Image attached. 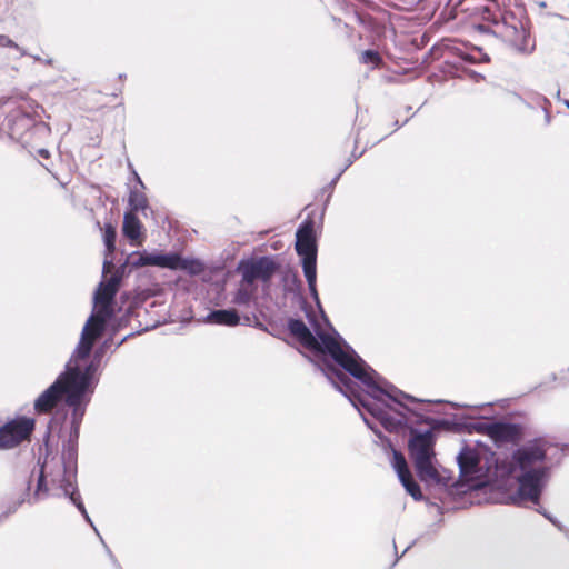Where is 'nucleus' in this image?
<instances>
[{
  "mask_svg": "<svg viewBox=\"0 0 569 569\" xmlns=\"http://www.w3.org/2000/svg\"><path fill=\"white\" fill-rule=\"evenodd\" d=\"M511 96L519 102H521L523 106H526L527 108H532V104L530 102H528L527 100H525L519 93L517 92H511Z\"/></svg>",
  "mask_w": 569,
  "mask_h": 569,
  "instance_id": "41",
  "label": "nucleus"
},
{
  "mask_svg": "<svg viewBox=\"0 0 569 569\" xmlns=\"http://www.w3.org/2000/svg\"><path fill=\"white\" fill-rule=\"evenodd\" d=\"M128 204L130 208V213L137 214L138 211H141L144 217H148V211L152 212L146 194L136 189L130 190Z\"/></svg>",
  "mask_w": 569,
  "mask_h": 569,
  "instance_id": "27",
  "label": "nucleus"
},
{
  "mask_svg": "<svg viewBox=\"0 0 569 569\" xmlns=\"http://www.w3.org/2000/svg\"><path fill=\"white\" fill-rule=\"evenodd\" d=\"M416 541H412L409 546L406 547V549L402 551L401 553V557L415 545ZM400 559V556H397L396 557V560L393 562V566L398 562V560Z\"/></svg>",
  "mask_w": 569,
  "mask_h": 569,
  "instance_id": "49",
  "label": "nucleus"
},
{
  "mask_svg": "<svg viewBox=\"0 0 569 569\" xmlns=\"http://www.w3.org/2000/svg\"><path fill=\"white\" fill-rule=\"evenodd\" d=\"M287 330L302 346H306L309 339H312L311 329L300 318H289L287 321Z\"/></svg>",
  "mask_w": 569,
  "mask_h": 569,
  "instance_id": "25",
  "label": "nucleus"
},
{
  "mask_svg": "<svg viewBox=\"0 0 569 569\" xmlns=\"http://www.w3.org/2000/svg\"><path fill=\"white\" fill-rule=\"evenodd\" d=\"M62 478L60 485L67 481H77L78 472V443L69 440L68 438L62 442L61 452Z\"/></svg>",
  "mask_w": 569,
  "mask_h": 569,
  "instance_id": "16",
  "label": "nucleus"
},
{
  "mask_svg": "<svg viewBox=\"0 0 569 569\" xmlns=\"http://www.w3.org/2000/svg\"><path fill=\"white\" fill-rule=\"evenodd\" d=\"M112 340V336L104 339L93 351L91 359L83 366L80 365V361L87 360L91 353L84 357H76L74 351L72 352L68 362H71V371L80 382L79 389H87L93 396L99 382L98 369L100 367L101 359L110 348ZM90 352H92V350Z\"/></svg>",
  "mask_w": 569,
  "mask_h": 569,
  "instance_id": "10",
  "label": "nucleus"
},
{
  "mask_svg": "<svg viewBox=\"0 0 569 569\" xmlns=\"http://www.w3.org/2000/svg\"><path fill=\"white\" fill-rule=\"evenodd\" d=\"M102 239L103 244L106 247V257L103 260L102 274L106 276L107 272L111 270L113 267L112 259H109V256H112L116 251V240H117V230L116 227L106 222L102 230Z\"/></svg>",
  "mask_w": 569,
  "mask_h": 569,
  "instance_id": "23",
  "label": "nucleus"
},
{
  "mask_svg": "<svg viewBox=\"0 0 569 569\" xmlns=\"http://www.w3.org/2000/svg\"><path fill=\"white\" fill-rule=\"evenodd\" d=\"M46 64H52L53 60L51 58L44 60Z\"/></svg>",
  "mask_w": 569,
  "mask_h": 569,
  "instance_id": "55",
  "label": "nucleus"
},
{
  "mask_svg": "<svg viewBox=\"0 0 569 569\" xmlns=\"http://www.w3.org/2000/svg\"><path fill=\"white\" fill-rule=\"evenodd\" d=\"M568 447H569V445H568V443H566V445L563 446L562 450H566Z\"/></svg>",
  "mask_w": 569,
  "mask_h": 569,
  "instance_id": "60",
  "label": "nucleus"
},
{
  "mask_svg": "<svg viewBox=\"0 0 569 569\" xmlns=\"http://www.w3.org/2000/svg\"><path fill=\"white\" fill-rule=\"evenodd\" d=\"M306 282L308 284V290H309V293H310V297L311 299L313 300L318 311L320 312L321 317L328 322H329V319L323 310V307L321 305V300H320V297H319V292H318V289H317V276H312V277H307L306 278Z\"/></svg>",
  "mask_w": 569,
  "mask_h": 569,
  "instance_id": "30",
  "label": "nucleus"
},
{
  "mask_svg": "<svg viewBox=\"0 0 569 569\" xmlns=\"http://www.w3.org/2000/svg\"><path fill=\"white\" fill-rule=\"evenodd\" d=\"M16 47V43L7 36L0 34V47Z\"/></svg>",
  "mask_w": 569,
  "mask_h": 569,
  "instance_id": "39",
  "label": "nucleus"
},
{
  "mask_svg": "<svg viewBox=\"0 0 569 569\" xmlns=\"http://www.w3.org/2000/svg\"><path fill=\"white\" fill-rule=\"evenodd\" d=\"M407 397L396 396V400L383 397L381 400H375L379 409L385 416L400 422L396 423L395 428H387L382 419L378 416L372 415L380 425L389 432H400L405 428L408 429V456L411 460L416 475L422 482H433L445 487L450 486L453 477L451 472L445 471V475L440 473L437 469L436 458V441H437V429L453 427L452 418H431L416 407H411L405 401L411 405H425L428 401L416 398L405 391Z\"/></svg>",
  "mask_w": 569,
  "mask_h": 569,
  "instance_id": "2",
  "label": "nucleus"
},
{
  "mask_svg": "<svg viewBox=\"0 0 569 569\" xmlns=\"http://www.w3.org/2000/svg\"><path fill=\"white\" fill-rule=\"evenodd\" d=\"M243 323L247 325V326H250L251 325V318L249 316H246L243 318Z\"/></svg>",
  "mask_w": 569,
  "mask_h": 569,
  "instance_id": "51",
  "label": "nucleus"
},
{
  "mask_svg": "<svg viewBox=\"0 0 569 569\" xmlns=\"http://www.w3.org/2000/svg\"><path fill=\"white\" fill-rule=\"evenodd\" d=\"M142 223L136 213L128 211L123 214L122 234L134 244L141 237Z\"/></svg>",
  "mask_w": 569,
  "mask_h": 569,
  "instance_id": "24",
  "label": "nucleus"
},
{
  "mask_svg": "<svg viewBox=\"0 0 569 569\" xmlns=\"http://www.w3.org/2000/svg\"><path fill=\"white\" fill-rule=\"evenodd\" d=\"M9 136L11 139L22 141L24 133L33 127V118L19 109L13 110L7 116Z\"/></svg>",
  "mask_w": 569,
  "mask_h": 569,
  "instance_id": "18",
  "label": "nucleus"
},
{
  "mask_svg": "<svg viewBox=\"0 0 569 569\" xmlns=\"http://www.w3.org/2000/svg\"><path fill=\"white\" fill-rule=\"evenodd\" d=\"M552 447L547 439L537 437L519 445L511 455L508 475L517 489L506 502L522 506L527 501L538 505L551 477L552 465L548 450Z\"/></svg>",
  "mask_w": 569,
  "mask_h": 569,
  "instance_id": "3",
  "label": "nucleus"
},
{
  "mask_svg": "<svg viewBox=\"0 0 569 569\" xmlns=\"http://www.w3.org/2000/svg\"><path fill=\"white\" fill-rule=\"evenodd\" d=\"M282 281H283L284 292L293 293L299 299L300 307H301L302 311L305 312L306 318L308 319V321L310 322L311 326H316L317 322L312 316L311 307L309 306V303L307 302V299L305 298V296L302 293L303 284H302V281L299 278L298 273L293 272V271L286 272L282 277Z\"/></svg>",
  "mask_w": 569,
  "mask_h": 569,
  "instance_id": "17",
  "label": "nucleus"
},
{
  "mask_svg": "<svg viewBox=\"0 0 569 569\" xmlns=\"http://www.w3.org/2000/svg\"><path fill=\"white\" fill-rule=\"evenodd\" d=\"M36 428V420L26 416L17 417L0 427V450L12 449L29 439Z\"/></svg>",
  "mask_w": 569,
  "mask_h": 569,
  "instance_id": "12",
  "label": "nucleus"
},
{
  "mask_svg": "<svg viewBox=\"0 0 569 569\" xmlns=\"http://www.w3.org/2000/svg\"><path fill=\"white\" fill-rule=\"evenodd\" d=\"M400 483L405 488L406 492L410 495L416 501H421L425 499V496L421 491L420 485L415 480L412 473H409L402 479H399Z\"/></svg>",
  "mask_w": 569,
  "mask_h": 569,
  "instance_id": "29",
  "label": "nucleus"
},
{
  "mask_svg": "<svg viewBox=\"0 0 569 569\" xmlns=\"http://www.w3.org/2000/svg\"><path fill=\"white\" fill-rule=\"evenodd\" d=\"M132 173H133V176H134V180H136V182L140 186V188H141V189H146V186H144L143 181H142V179L140 178V176L137 173V171H136V170H132Z\"/></svg>",
  "mask_w": 569,
  "mask_h": 569,
  "instance_id": "45",
  "label": "nucleus"
},
{
  "mask_svg": "<svg viewBox=\"0 0 569 569\" xmlns=\"http://www.w3.org/2000/svg\"><path fill=\"white\" fill-rule=\"evenodd\" d=\"M67 417H68V411L66 409H59L48 421L47 430L43 436V447H44L46 452H44L43 458L41 456L38 458V466L40 468L39 476H38L37 486H36V490H34L33 495L29 493L28 503H30V505L37 503L38 501H40L43 498V496H46L48 493V491H49L48 480H47L48 476L51 478L52 483L57 482L60 486V480L62 478V475L56 477L52 471H49V473H47L48 457L50 455L49 440L51 437V432L56 428H58L59 432H61V430L66 423Z\"/></svg>",
  "mask_w": 569,
  "mask_h": 569,
  "instance_id": "9",
  "label": "nucleus"
},
{
  "mask_svg": "<svg viewBox=\"0 0 569 569\" xmlns=\"http://www.w3.org/2000/svg\"><path fill=\"white\" fill-rule=\"evenodd\" d=\"M100 539H102V538L100 537ZM101 541H102V543H103V546H104V548H106V550H107V553L109 555V557H110V559H111V561H112L113 566H114L117 569H122V568H121V566H120V563L118 562V560H117V559L114 558V556L112 555V552H111V550L109 549V547L104 543V541H103V540H101Z\"/></svg>",
  "mask_w": 569,
  "mask_h": 569,
  "instance_id": "38",
  "label": "nucleus"
},
{
  "mask_svg": "<svg viewBox=\"0 0 569 569\" xmlns=\"http://www.w3.org/2000/svg\"><path fill=\"white\" fill-rule=\"evenodd\" d=\"M258 297V284H247L240 280L239 288L237 289L232 302L238 306H249Z\"/></svg>",
  "mask_w": 569,
  "mask_h": 569,
  "instance_id": "26",
  "label": "nucleus"
},
{
  "mask_svg": "<svg viewBox=\"0 0 569 569\" xmlns=\"http://www.w3.org/2000/svg\"><path fill=\"white\" fill-rule=\"evenodd\" d=\"M462 59L466 60V61H470V62H475V59H472L469 54H463L462 56Z\"/></svg>",
  "mask_w": 569,
  "mask_h": 569,
  "instance_id": "50",
  "label": "nucleus"
},
{
  "mask_svg": "<svg viewBox=\"0 0 569 569\" xmlns=\"http://www.w3.org/2000/svg\"><path fill=\"white\" fill-rule=\"evenodd\" d=\"M505 37L508 38L511 46L521 53L529 54L533 51L535 44L529 46L530 33L523 27L521 22H519V27L510 26L506 27Z\"/></svg>",
  "mask_w": 569,
  "mask_h": 569,
  "instance_id": "19",
  "label": "nucleus"
},
{
  "mask_svg": "<svg viewBox=\"0 0 569 569\" xmlns=\"http://www.w3.org/2000/svg\"><path fill=\"white\" fill-rule=\"evenodd\" d=\"M40 157L48 159L50 157V152L48 149L41 148L38 150Z\"/></svg>",
  "mask_w": 569,
  "mask_h": 569,
  "instance_id": "47",
  "label": "nucleus"
},
{
  "mask_svg": "<svg viewBox=\"0 0 569 569\" xmlns=\"http://www.w3.org/2000/svg\"><path fill=\"white\" fill-rule=\"evenodd\" d=\"M281 264L274 256H251L239 260L236 271L247 284L261 282L262 290H270L273 277L280 271Z\"/></svg>",
  "mask_w": 569,
  "mask_h": 569,
  "instance_id": "8",
  "label": "nucleus"
},
{
  "mask_svg": "<svg viewBox=\"0 0 569 569\" xmlns=\"http://www.w3.org/2000/svg\"><path fill=\"white\" fill-rule=\"evenodd\" d=\"M206 322L236 327L241 323V316L234 308L213 309L204 318Z\"/></svg>",
  "mask_w": 569,
  "mask_h": 569,
  "instance_id": "20",
  "label": "nucleus"
},
{
  "mask_svg": "<svg viewBox=\"0 0 569 569\" xmlns=\"http://www.w3.org/2000/svg\"><path fill=\"white\" fill-rule=\"evenodd\" d=\"M375 436L381 441V445L385 449L392 448L391 440L383 435V432L375 426V428L371 429Z\"/></svg>",
  "mask_w": 569,
  "mask_h": 569,
  "instance_id": "34",
  "label": "nucleus"
},
{
  "mask_svg": "<svg viewBox=\"0 0 569 569\" xmlns=\"http://www.w3.org/2000/svg\"><path fill=\"white\" fill-rule=\"evenodd\" d=\"M491 403H483L478 406H467L470 412L458 413L452 417L455 430L459 432H478L487 435L497 448L506 447L508 445L519 446V442L525 438V427L520 423L510 422L506 420H489L486 416L480 415V410Z\"/></svg>",
  "mask_w": 569,
  "mask_h": 569,
  "instance_id": "4",
  "label": "nucleus"
},
{
  "mask_svg": "<svg viewBox=\"0 0 569 569\" xmlns=\"http://www.w3.org/2000/svg\"><path fill=\"white\" fill-rule=\"evenodd\" d=\"M538 512L548 519L560 531L565 532L567 539L569 540V530L565 529V527L555 517H552L546 509H539Z\"/></svg>",
  "mask_w": 569,
  "mask_h": 569,
  "instance_id": "33",
  "label": "nucleus"
},
{
  "mask_svg": "<svg viewBox=\"0 0 569 569\" xmlns=\"http://www.w3.org/2000/svg\"><path fill=\"white\" fill-rule=\"evenodd\" d=\"M126 297V300H128V297L126 295L120 296V299H123Z\"/></svg>",
  "mask_w": 569,
  "mask_h": 569,
  "instance_id": "61",
  "label": "nucleus"
},
{
  "mask_svg": "<svg viewBox=\"0 0 569 569\" xmlns=\"http://www.w3.org/2000/svg\"><path fill=\"white\" fill-rule=\"evenodd\" d=\"M537 100H539L543 103L542 110L545 112V122H546V124H549L550 120H551L550 113L548 111V106H550V101L546 97L540 96V94H537Z\"/></svg>",
  "mask_w": 569,
  "mask_h": 569,
  "instance_id": "36",
  "label": "nucleus"
},
{
  "mask_svg": "<svg viewBox=\"0 0 569 569\" xmlns=\"http://www.w3.org/2000/svg\"><path fill=\"white\" fill-rule=\"evenodd\" d=\"M360 62L376 68L382 63V57L377 50L367 49L361 52Z\"/></svg>",
  "mask_w": 569,
  "mask_h": 569,
  "instance_id": "31",
  "label": "nucleus"
},
{
  "mask_svg": "<svg viewBox=\"0 0 569 569\" xmlns=\"http://www.w3.org/2000/svg\"><path fill=\"white\" fill-rule=\"evenodd\" d=\"M139 333V331L128 333L124 336L116 346V348H119L124 341H127L129 338L133 337L134 335Z\"/></svg>",
  "mask_w": 569,
  "mask_h": 569,
  "instance_id": "46",
  "label": "nucleus"
},
{
  "mask_svg": "<svg viewBox=\"0 0 569 569\" xmlns=\"http://www.w3.org/2000/svg\"><path fill=\"white\" fill-rule=\"evenodd\" d=\"M476 29L479 32H481V33H490L491 32V30H490V28L488 26H485V24H481V23L477 24Z\"/></svg>",
  "mask_w": 569,
  "mask_h": 569,
  "instance_id": "44",
  "label": "nucleus"
},
{
  "mask_svg": "<svg viewBox=\"0 0 569 569\" xmlns=\"http://www.w3.org/2000/svg\"><path fill=\"white\" fill-rule=\"evenodd\" d=\"M170 270L184 271L190 276H199L204 271V263L197 258H186L179 252L173 251Z\"/></svg>",
  "mask_w": 569,
  "mask_h": 569,
  "instance_id": "21",
  "label": "nucleus"
},
{
  "mask_svg": "<svg viewBox=\"0 0 569 569\" xmlns=\"http://www.w3.org/2000/svg\"><path fill=\"white\" fill-rule=\"evenodd\" d=\"M481 61H483V62H489V61H490L489 56H488L487 53H483V54H482V58H481Z\"/></svg>",
  "mask_w": 569,
  "mask_h": 569,
  "instance_id": "53",
  "label": "nucleus"
},
{
  "mask_svg": "<svg viewBox=\"0 0 569 569\" xmlns=\"http://www.w3.org/2000/svg\"><path fill=\"white\" fill-rule=\"evenodd\" d=\"M295 249L300 258L305 278L317 276L318 244L312 220L307 219L298 227L296 231Z\"/></svg>",
  "mask_w": 569,
  "mask_h": 569,
  "instance_id": "11",
  "label": "nucleus"
},
{
  "mask_svg": "<svg viewBox=\"0 0 569 569\" xmlns=\"http://www.w3.org/2000/svg\"><path fill=\"white\" fill-rule=\"evenodd\" d=\"M33 59L37 60V61H41V58L38 57V56H34Z\"/></svg>",
  "mask_w": 569,
  "mask_h": 569,
  "instance_id": "57",
  "label": "nucleus"
},
{
  "mask_svg": "<svg viewBox=\"0 0 569 569\" xmlns=\"http://www.w3.org/2000/svg\"><path fill=\"white\" fill-rule=\"evenodd\" d=\"M78 378L71 371V362H67L64 370L36 398L33 402L36 413H49L59 400H62L64 406L69 408L68 398L74 390H79V392L86 395L87 399H91L92 395L87 389H77L80 388Z\"/></svg>",
  "mask_w": 569,
  "mask_h": 569,
  "instance_id": "7",
  "label": "nucleus"
},
{
  "mask_svg": "<svg viewBox=\"0 0 569 569\" xmlns=\"http://www.w3.org/2000/svg\"><path fill=\"white\" fill-rule=\"evenodd\" d=\"M491 14H492V13H491V11H490V9H489V8L485 7V8L482 9V17H483V19H491V18H490V17H491Z\"/></svg>",
  "mask_w": 569,
  "mask_h": 569,
  "instance_id": "48",
  "label": "nucleus"
},
{
  "mask_svg": "<svg viewBox=\"0 0 569 569\" xmlns=\"http://www.w3.org/2000/svg\"><path fill=\"white\" fill-rule=\"evenodd\" d=\"M359 413L361 415L362 417V420L363 422L367 425V427L371 430L372 428H375V425L361 412V409H365L368 413H370L372 416V413L370 411L367 410L366 407H363L362 405H359L358 408H356Z\"/></svg>",
  "mask_w": 569,
  "mask_h": 569,
  "instance_id": "37",
  "label": "nucleus"
},
{
  "mask_svg": "<svg viewBox=\"0 0 569 569\" xmlns=\"http://www.w3.org/2000/svg\"><path fill=\"white\" fill-rule=\"evenodd\" d=\"M565 104L569 109V100H566Z\"/></svg>",
  "mask_w": 569,
  "mask_h": 569,
  "instance_id": "59",
  "label": "nucleus"
},
{
  "mask_svg": "<svg viewBox=\"0 0 569 569\" xmlns=\"http://www.w3.org/2000/svg\"><path fill=\"white\" fill-rule=\"evenodd\" d=\"M124 77H126V74H122V73L119 74V79H123Z\"/></svg>",
  "mask_w": 569,
  "mask_h": 569,
  "instance_id": "58",
  "label": "nucleus"
},
{
  "mask_svg": "<svg viewBox=\"0 0 569 569\" xmlns=\"http://www.w3.org/2000/svg\"><path fill=\"white\" fill-rule=\"evenodd\" d=\"M345 172V169H341L338 174L330 181V183L325 188V190H331L337 182L339 181L341 174Z\"/></svg>",
  "mask_w": 569,
  "mask_h": 569,
  "instance_id": "40",
  "label": "nucleus"
},
{
  "mask_svg": "<svg viewBox=\"0 0 569 569\" xmlns=\"http://www.w3.org/2000/svg\"><path fill=\"white\" fill-rule=\"evenodd\" d=\"M119 288V274H111L110 278L100 281L92 297L93 309L82 328L79 342L74 349L76 357H84L90 353L92 348V339L89 337L91 335V325L94 319H98L101 323L111 317L112 308L118 306L116 296Z\"/></svg>",
  "mask_w": 569,
  "mask_h": 569,
  "instance_id": "6",
  "label": "nucleus"
},
{
  "mask_svg": "<svg viewBox=\"0 0 569 569\" xmlns=\"http://www.w3.org/2000/svg\"><path fill=\"white\" fill-rule=\"evenodd\" d=\"M30 489H31V479L28 480L27 482V488H26V491L23 493V496L18 499L17 501L10 503L6 510V513L7 515H10V513H13L18 510V508L24 502L27 501L28 502V498H29V492H30Z\"/></svg>",
  "mask_w": 569,
  "mask_h": 569,
  "instance_id": "32",
  "label": "nucleus"
},
{
  "mask_svg": "<svg viewBox=\"0 0 569 569\" xmlns=\"http://www.w3.org/2000/svg\"><path fill=\"white\" fill-rule=\"evenodd\" d=\"M133 269H137V268L129 264L126 259L124 262L117 269V271L113 274H119L120 281H121L122 278L129 276Z\"/></svg>",
  "mask_w": 569,
  "mask_h": 569,
  "instance_id": "35",
  "label": "nucleus"
},
{
  "mask_svg": "<svg viewBox=\"0 0 569 569\" xmlns=\"http://www.w3.org/2000/svg\"><path fill=\"white\" fill-rule=\"evenodd\" d=\"M305 347L327 355L332 360V362L319 363L318 368L333 388L341 392L355 408L362 405L372 415L382 419L387 428H395L396 423L400 422L399 419L393 420L385 416L373 401L365 398L359 392V386L353 379L366 388V393L373 400H381L383 397L396 400L397 395L407 396L373 370L335 329L333 335L315 329L312 339H309Z\"/></svg>",
  "mask_w": 569,
  "mask_h": 569,
  "instance_id": "1",
  "label": "nucleus"
},
{
  "mask_svg": "<svg viewBox=\"0 0 569 569\" xmlns=\"http://www.w3.org/2000/svg\"><path fill=\"white\" fill-rule=\"evenodd\" d=\"M172 252L161 250L153 251H133L127 257V262L136 268L152 266L170 270L172 264Z\"/></svg>",
  "mask_w": 569,
  "mask_h": 569,
  "instance_id": "15",
  "label": "nucleus"
},
{
  "mask_svg": "<svg viewBox=\"0 0 569 569\" xmlns=\"http://www.w3.org/2000/svg\"><path fill=\"white\" fill-rule=\"evenodd\" d=\"M392 452L391 466L397 473L398 479L411 473L403 453L397 450L393 446L389 448Z\"/></svg>",
  "mask_w": 569,
  "mask_h": 569,
  "instance_id": "28",
  "label": "nucleus"
},
{
  "mask_svg": "<svg viewBox=\"0 0 569 569\" xmlns=\"http://www.w3.org/2000/svg\"><path fill=\"white\" fill-rule=\"evenodd\" d=\"M91 399H87L86 395L74 390V392L68 398L70 415V428L68 432V439L78 443L80 437V427L86 415V410Z\"/></svg>",
  "mask_w": 569,
  "mask_h": 569,
  "instance_id": "14",
  "label": "nucleus"
},
{
  "mask_svg": "<svg viewBox=\"0 0 569 569\" xmlns=\"http://www.w3.org/2000/svg\"><path fill=\"white\" fill-rule=\"evenodd\" d=\"M363 153V151H361L359 154H356L355 152L351 153V157L348 159L346 166L342 168L345 169V171L352 164V162L358 159L359 157H361Z\"/></svg>",
  "mask_w": 569,
  "mask_h": 569,
  "instance_id": "42",
  "label": "nucleus"
},
{
  "mask_svg": "<svg viewBox=\"0 0 569 569\" xmlns=\"http://www.w3.org/2000/svg\"><path fill=\"white\" fill-rule=\"evenodd\" d=\"M551 380L556 381L557 380V375L556 373H552L551 376Z\"/></svg>",
  "mask_w": 569,
  "mask_h": 569,
  "instance_id": "56",
  "label": "nucleus"
},
{
  "mask_svg": "<svg viewBox=\"0 0 569 569\" xmlns=\"http://www.w3.org/2000/svg\"><path fill=\"white\" fill-rule=\"evenodd\" d=\"M137 302L130 301L129 305L124 308L122 312V307L117 306L112 308V315L106 321L101 322L98 319H94L91 325V335L89 336L92 339V343L97 338H99L106 331H110V336L113 337L120 329L126 327L130 319L136 316Z\"/></svg>",
  "mask_w": 569,
  "mask_h": 569,
  "instance_id": "13",
  "label": "nucleus"
},
{
  "mask_svg": "<svg viewBox=\"0 0 569 569\" xmlns=\"http://www.w3.org/2000/svg\"><path fill=\"white\" fill-rule=\"evenodd\" d=\"M60 489L62 490L63 496L68 498L72 502V505L79 510L86 522H88L93 528V530L99 535L81 499L77 481H67V483L60 485Z\"/></svg>",
  "mask_w": 569,
  "mask_h": 569,
  "instance_id": "22",
  "label": "nucleus"
},
{
  "mask_svg": "<svg viewBox=\"0 0 569 569\" xmlns=\"http://www.w3.org/2000/svg\"><path fill=\"white\" fill-rule=\"evenodd\" d=\"M256 327L261 329V330H266L267 331V327L263 323L259 322V321L257 322Z\"/></svg>",
  "mask_w": 569,
  "mask_h": 569,
  "instance_id": "52",
  "label": "nucleus"
},
{
  "mask_svg": "<svg viewBox=\"0 0 569 569\" xmlns=\"http://www.w3.org/2000/svg\"><path fill=\"white\" fill-rule=\"evenodd\" d=\"M459 468L458 487L461 491L476 489L486 483L499 467V460L490 447L481 440L465 441L456 456Z\"/></svg>",
  "mask_w": 569,
  "mask_h": 569,
  "instance_id": "5",
  "label": "nucleus"
},
{
  "mask_svg": "<svg viewBox=\"0 0 569 569\" xmlns=\"http://www.w3.org/2000/svg\"><path fill=\"white\" fill-rule=\"evenodd\" d=\"M407 122H408V119H406V120H405V122L402 123V126H403L405 123H407ZM395 126H396V128H400V127H401V124L399 123V121H398V120H396V121H395Z\"/></svg>",
  "mask_w": 569,
  "mask_h": 569,
  "instance_id": "54",
  "label": "nucleus"
},
{
  "mask_svg": "<svg viewBox=\"0 0 569 569\" xmlns=\"http://www.w3.org/2000/svg\"><path fill=\"white\" fill-rule=\"evenodd\" d=\"M469 76H470V78H472L476 82H479L480 80H483V79H485V77H483L481 73H479V72H477V71H475V70H470V71H469Z\"/></svg>",
  "mask_w": 569,
  "mask_h": 569,
  "instance_id": "43",
  "label": "nucleus"
}]
</instances>
